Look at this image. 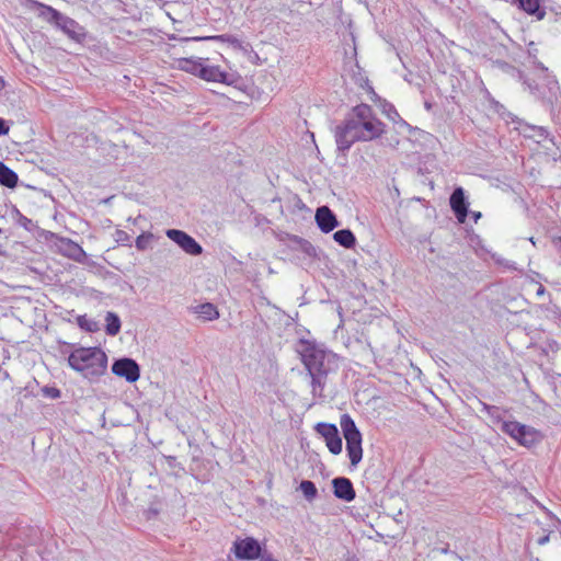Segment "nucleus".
Segmentation results:
<instances>
[{
    "instance_id": "7ed1b4c3",
    "label": "nucleus",
    "mask_w": 561,
    "mask_h": 561,
    "mask_svg": "<svg viewBox=\"0 0 561 561\" xmlns=\"http://www.w3.org/2000/svg\"><path fill=\"white\" fill-rule=\"evenodd\" d=\"M68 365L90 382H96L107 369V355L100 347H77L68 356Z\"/></svg>"
},
{
    "instance_id": "4be33fe9",
    "label": "nucleus",
    "mask_w": 561,
    "mask_h": 561,
    "mask_svg": "<svg viewBox=\"0 0 561 561\" xmlns=\"http://www.w3.org/2000/svg\"><path fill=\"white\" fill-rule=\"evenodd\" d=\"M106 327L105 332L110 336H115L121 331V319L112 311H108L105 316Z\"/></svg>"
},
{
    "instance_id": "b1692460",
    "label": "nucleus",
    "mask_w": 561,
    "mask_h": 561,
    "mask_svg": "<svg viewBox=\"0 0 561 561\" xmlns=\"http://www.w3.org/2000/svg\"><path fill=\"white\" fill-rule=\"evenodd\" d=\"M543 313L547 319L561 321V309L554 304L547 305L543 309Z\"/></svg>"
},
{
    "instance_id": "7c9ffc66",
    "label": "nucleus",
    "mask_w": 561,
    "mask_h": 561,
    "mask_svg": "<svg viewBox=\"0 0 561 561\" xmlns=\"http://www.w3.org/2000/svg\"><path fill=\"white\" fill-rule=\"evenodd\" d=\"M114 238H115V241L119 244L128 245V247L131 245L130 244V236L124 230L117 229L114 233Z\"/></svg>"
},
{
    "instance_id": "f3484780",
    "label": "nucleus",
    "mask_w": 561,
    "mask_h": 561,
    "mask_svg": "<svg viewBox=\"0 0 561 561\" xmlns=\"http://www.w3.org/2000/svg\"><path fill=\"white\" fill-rule=\"evenodd\" d=\"M518 5L529 15L540 21L546 15V9L540 4V0H517Z\"/></svg>"
},
{
    "instance_id": "473e14b6",
    "label": "nucleus",
    "mask_w": 561,
    "mask_h": 561,
    "mask_svg": "<svg viewBox=\"0 0 561 561\" xmlns=\"http://www.w3.org/2000/svg\"><path fill=\"white\" fill-rule=\"evenodd\" d=\"M16 216H18V224L25 228L26 230H31L32 227V220L27 218L26 216L22 215L18 209H15Z\"/></svg>"
},
{
    "instance_id": "393cba45",
    "label": "nucleus",
    "mask_w": 561,
    "mask_h": 561,
    "mask_svg": "<svg viewBox=\"0 0 561 561\" xmlns=\"http://www.w3.org/2000/svg\"><path fill=\"white\" fill-rule=\"evenodd\" d=\"M528 128L531 130V134L527 136L535 138L537 142H541L542 140L548 138L549 133L545 127L528 126Z\"/></svg>"
},
{
    "instance_id": "f8f14e48",
    "label": "nucleus",
    "mask_w": 561,
    "mask_h": 561,
    "mask_svg": "<svg viewBox=\"0 0 561 561\" xmlns=\"http://www.w3.org/2000/svg\"><path fill=\"white\" fill-rule=\"evenodd\" d=\"M57 247L61 254L76 262L83 263L87 259L84 250L71 239L59 238Z\"/></svg>"
},
{
    "instance_id": "6e6552de",
    "label": "nucleus",
    "mask_w": 561,
    "mask_h": 561,
    "mask_svg": "<svg viewBox=\"0 0 561 561\" xmlns=\"http://www.w3.org/2000/svg\"><path fill=\"white\" fill-rule=\"evenodd\" d=\"M167 237L176 243L185 253L190 255H199L203 253L202 245L190 234L179 229H168Z\"/></svg>"
},
{
    "instance_id": "4468645a",
    "label": "nucleus",
    "mask_w": 561,
    "mask_h": 561,
    "mask_svg": "<svg viewBox=\"0 0 561 561\" xmlns=\"http://www.w3.org/2000/svg\"><path fill=\"white\" fill-rule=\"evenodd\" d=\"M314 218L319 229L324 233L331 232L339 226L336 216L328 206L319 207Z\"/></svg>"
},
{
    "instance_id": "f257e3e1",
    "label": "nucleus",
    "mask_w": 561,
    "mask_h": 561,
    "mask_svg": "<svg viewBox=\"0 0 561 561\" xmlns=\"http://www.w3.org/2000/svg\"><path fill=\"white\" fill-rule=\"evenodd\" d=\"M386 125L375 115L367 104H358L334 129L336 148L346 152L356 141H370L385 133Z\"/></svg>"
},
{
    "instance_id": "bb28decb",
    "label": "nucleus",
    "mask_w": 561,
    "mask_h": 561,
    "mask_svg": "<svg viewBox=\"0 0 561 561\" xmlns=\"http://www.w3.org/2000/svg\"><path fill=\"white\" fill-rule=\"evenodd\" d=\"M78 324L81 329H84L89 332H94L98 329L96 322L88 319L87 316H79Z\"/></svg>"
},
{
    "instance_id": "a211bd4d",
    "label": "nucleus",
    "mask_w": 561,
    "mask_h": 561,
    "mask_svg": "<svg viewBox=\"0 0 561 561\" xmlns=\"http://www.w3.org/2000/svg\"><path fill=\"white\" fill-rule=\"evenodd\" d=\"M18 174L5 163L0 161V184L9 188H14L18 184Z\"/></svg>"
},
{
    "instance_id": "20e7f679",
    "label": "nucleus",
    "mask_w": 561,
    "mask_h": 561,
    "mask_svg": "<svg viewBox=\"0 0 561 561\" xmlns=\"http://www.w3.org/2000/svg\"><path fill=\"white\" fill-rule=\"evenodd\" d=\"M340 426L346 440V453L351 466L356 468L363 458L362 434L350 414H342Z\"/></svg>"
},
{
    "instance_id": "dca6fc26",
    "label": "nucleus",
    "mask_w": 561,
    "mask_h": 561,
    "mask_svg": "<svg viewBox=\"0 0 561 561\" xmlns=\"http://www.w3.org/2000/svg\"><path fill=\"white\" fill-rule=\"evenodd\" d=\"M31 3V9L37 11V16L42 20L46 21L49 24H53L54 26L57 23L58 18L60 16L61 12L56 10L55 8L41 3L36 0H28Z\"/></svg>"
},
{
    "instance_id": "cd10ccee",
    "label": "nucleus",
    "mask_w": 561,
    "mask_h": 561,
    "mask_svg": "<svg viewBox=\"0 0 561 561\" xmlns=\"http://www.w3.org/2000/svg\"><path fill=\"white\" fill-rule=\"evenodd\" d=\"M41 391L45 398L53 400L59 399L61 397V391L56 387L44 386Z\"/></svg>"
},
{
    "instance_id": "79ce46f5",
    "label": "nucleus",
    "mask_w": 561,
    "mask_h": 561,
    "mask_svg": "<svg viewBox=\"0 0 561 561\" xmlns=\"http://www.w3.org/2000/svg\"><path fill=\"white\" fill-rule=\"evenodd\" d=\"M460 561H466L462 557L458 556L457 553L453 552Z\"/></svg>"
},
{
    "instance_id": "9b49d317",
    "label": "nucleus",
    "mask_w": 561,
    "mask_h": 561,
    "mask_svg": "<svg viewBox=\"0 0 561 561\" xmlns=\"http://www.w3.org/2000/svg\"><path fill=\"white\" fill-rule=\"evenodd\" d=\"M449 204L457 220L463 224L468 216L469 204L467 203L465 191L462 187H456L454 190L449 198Z\"/></svg>"
},
{
    "instance_id": "9d476101",
    "label": "nucleus",
    "mask_w": 561,
    "mask_h": 561,
    "mask_svg": "<svg viewBox=\"0 0 561 561\" xmlns=\"http://www.w3.org/2000/svg\"><path fill=\"white\" fill-rule=\"evenodd\" d=\"M55 26L62 31L70 39L78 43H81L87 36L84 27L64 13L60 14Z\"/></svg>"
},
{
    "instance_id": "a878e982",
    "label": "nucleus",
    "mask_w": 561,
    "mask_h": 561,
    "mask_svg": "<svg viewBox=\"0 0 561 561\" xmlns=\"http://www.w3.org/2000/svg\"><path fill=\"white\" fill-rule=\"evenodd\" d=\"M152 233L148 232V233H141L140 236L137 237L136 239V248L139 250V251H145L148 249L149 247V243L152 239Z\"/></svg>"
},
{
    "instance_id": "412c9836",
    "label": "nucleus",
    "mask_w": 561,
    "mask_h": 561,
    "mask_svg": "<svg viewBox=\"0 0 561 561\" xmlns=\"http://www.w3.org/2000/svg\"><path fill=\"white\" fill-rule=\"evenodd\" d=\"M204 61L202 58H183L180 60V68L186 72H191L195 76L201 77L203 71Z\"/></svg>"
},
{
    "instance_id": "5701e85b",
    "label": "nucleus",
    "mask_w": 561,
    "mask_h": 561,
    "mask_svg": "<svg viewBox=\"0 0 561 561\" xmlns=\"http://www.w3.org/2000/svg\"><path fill=\"white\" fill-rule=\"evenodd\" d=\"M298 489L302 492L308 502H312L318 495L316 484L310 480H302Z\"/></svg>"
},
{
    "instance_id": "f03ea898",
    "label": "nucleus",
    "mask_w": 561,
    "mask_h": 561,
    "mask_svg": "<svg viewBox=\"0 0 561 561\" xmlns=\"http://www.w3.org/2000/svg\"><path fill=\"white\" fill-rule=\"evenodd\" d=\"M299 354L311 379L313 400H323L325 398L324 389L330 377L339 371V356L322 345L309 341H301Z\"/></svg>"
},
{
    "instance_id": "c85d7f7f",
    "label": "nucleus",
    "mask_w": 561,
    "mask_h": 561,
    "mask_svg": "<svg viewBox=\"0 0 561 561\" xmlns=\"http://www.w3.org/2000/svg\"><path fill=\"white\" fill-rule=\"evenodd\" d=\"M482 411L502 424L503 420L501 419L500 409L497 407L482 403Z\"/></svg>"
},
{
    "instance_id": "2f4dec72",
    "label": "nucleus",
    "mask_w": 561,
    "mask_h": 561,
    "mask_svg": "<svg viewBox=\"0 0 561 561\" xmlns=\"http://www.w3.org/2000/svg\"><path fill=\"white\" fill-rule=\"evenodd\" d=\"M527 53H528L529 57L534 58V64L537 65L538 68H540L542 70H547V68H545L540 61H537L538 48L534 42H530L528 44Z\"/></svg>"
},
{
    "instance_id": "4c0bfd02",
    "label": "nucleus",
    "mask_w": 561,
    "mask_h": 561,
    "mask_svg": "<svg viewBox=\"0 0 561 561\" xmlns=\"http://www.w3.org/2000/svg\"><path fill=\"white\" fill-rule=\"evenodd\" d=\"M10 379V374L7 370H2L0 373V381H5Z\"/></svg>"
},
{
    "instance_id": "c9c22d12",
    "label": "nucleus",
    "mask_w": 561,
    "mask_h": 561,
    "mask_svg": "<svg viewBox=\"0 0 561 561\" xmlns=\"http://www.w3.org/2000/svg\"><path fill=\"white\" fill-rule=\"evenodd\" d=\"M549 539H550V535L548 534V535H545V536L538 538L537 542H538V545L543 546L547 542H549Z\"/></svg>"
},
{
    "instance_id": "f704fd0d",
    "label": "nucleus",
    "mask_w": 561,
    "mask_h": 561,
    "mask_svg": "<svg viewBox=\"0 0 561 561\" xmlns=\"http://www.w3.org/2000/svg\"><path fill=\"white\" fill-rule=\"evenodd\" d=\"M10 130L8 122L0 117V136L7 135Z\"/></svg>"
},
{
    "instance_id": "ddd939ff",
    "label": "nucleus",
    "mask_w": 561,
    "mask_h": 561,
    "mask_svg": "<svg viewBox=\"0 0 561 561\" xmlns=\"http://www.w3.org/2000/svg\"><path fill=\"white\" fill-rule=\"evenodd\" d=\"M201 78L206 81L232 84L236 80L234 75L221 70L218 66L204 62Z\"/></svg>"
},
{
    "instance_id": "e433bc0d",
    "label": "nucleus",
    "mask_w": 561,
    "mask_h": 561,
    "mask_svg": "<svg viewBox=\"0 0 561 561\" xmlns=\"http://www.w3.org/2000/svg\"><path fill=\"white\" fill-rule=\"evenodd\" d=\"M436 550H437L439 553H442V554H448V553H450L449 545H448V543H446V545H445L444 547H442V548H437Z\"/></svg>"
},
{
    "instance_id": "aec40b11",
    "label": "nucleus",
    "mask_w": 561,
    "mask_h": 561,
    "mask_svg": "<svg viewBox=\"0 0 561 561\" xmlns=\"http://www.w3.org/2000/svg\"><path fill=\"white\" fill-rule=\"evenodd\" d=\"M333 239L345 249H353L356 244L355 234L350 229H341L334 232Z\"/></svg>"
},
{
    "instance_id": "ea45409f",
    "label": "nucleus",
    "mask_w": 561,
    "mask_h": 561,
    "mask_svg": "<svg viewBox=\"0 0 561 561\" xmlns=\"http://www.w3.org/2000/svg\"><path fill=\"white\" fill-rule=\"evenodd\" d=\"M549 84H551L550 90H552L553 88L558 89L557 81H550Z\"/></svg>"
},
{
    "instance_id": "1a4fd4ad",
    "label": "nucleus",
    "mask_w": 561,
    "mask_h": 561,
    "mask_svg": "<svg viewBox=\"0 0 561 561\" xmlns=\"http://www.w3.org/2000/svg\"><path fill=\"white\" fill-rule=\"evenodd\" d=\"M112 373L118 377L125 378L128 382H135L140 377V367L136 360L124 357L113 363Z\"/></svg>"
},
{
    "instance_id": "423d86ee",
    "label": "nucleus",
    "mask_w": 561,
    "mask_h": 561,
    "mask_svg": "<svg viewBox=\"0 0 561 561\" xmlns=\"http://www.w3.org/2000/svg\"><path fill=\"white\" fill-rule=\"evenodd\" d=\"M260 542L253 537L237 538L231 551L238 560H256L260 557Z\"/></svg>"
},
{
    "instance_id": "6ab92c4d",
    "label": "nucleus",
    "mask_w": 561,
    "mask_h": 561,
    "mask_svg": "<svg viewBox=\"0 0 561 561\" xmlns=\"http://www.w3.org/2000/svg\"><path fill=\"white\" fill-rule=\"evenodd\" d=\"M194 312L204 321H211L219 317L216 306L210 302H204L196 306L194 308Z\"/></svg>"
},
{
    "instance_id": "58836bf2",
    "label": "nucleus",
    "mask_w": 561,
    "mask_h": 561,
    "mask_svg": "<svg viewBox=\"0 0 561 561\" xmlns=\"http://www.w3.org/2000/svg\"><path fill=\"white\" fill-rule=\"evenodd\" d=\"M471 215H472L474 222H477L481 218V213H479V211H472Z\"/></svg>"
},
{
    "instance_id": "37998d69",
    "label": "nucleus",
    "mask_w": 561,
    "mask_h": 561,
    "mask_svg": "<svg viewBox=\"0 0 561 561\" xmlns=\"http://www.w3.org/2000/svg\"><path fill=\"white\" fill-rule=\"evenodd\" d=\"M346 561H358V560L356 558H354V557H350V558L346 559Z\"/></svg>"
},
{
    "instance_id": "c03bdc74",
    "label": "nucleus",
    "mask_w": 561,
    "mask_h": 561,
    "mask_svg": "<svg viewBox=\"0 0 561 561\" xmlns=\"http://www.w3.org/2000/svg\"><path fill=\"white\" fill-rule=\"evenodd\" d=\"M4 87V81L0 79V90Z\"/></svg>"
},
{
    "instance_id": "72a5a7b5",
    "label": "nucleus",
    "mask_w": 561,
    "mask_h": 561,
    "mask_svg": "<svg viewBox=\"0 0 561 561\" xmlns=\"http://www.w3.org/2000/svg\"><path fill=\"white\" fill-rule=\"evenodd\" d=\"M257 559L260 561H278L273 557L272 553L267 552L266 550H263L262 547L260 548V557Z\"/></svg>"
},
{
    "instance_id": "39448f33",
    "label": "nucleus",
    "mask_w": 561,
    "mask_h": 561,
    "mask_svg": "<svg viewBox=\"0 0 561 561\" xmlns=\"http://www.w3.org/2000/svg\"><path fill=\"white\" fill-rule=\"evenodd\" d=\"M501 431L524 447H533L542 439L541 433L533 426L517 421H502Z\"/></svg>"
},
{
    "instance_id": "2eb2a0df",
    "label": "nucleus",
    "mask_w": 561,
    "mask_h": 561,
    "mask_svg": "<svg viewBox=\"0 0 561 561\" xmlns=\"http://www.w3.org/2000/svg\"><path fill=\"white\" fill-rule=\"evenodd\" d=\"M333 493L335 497L345 502H351L355 499L356 493L352 481L345 477L334 478L332 480Z\"/></svg>"
},
{
    "instance_id": "a19ab883",
    "label": "nucleus",
    "mask_w": 561,
    "mask_h": 561,
    "mask_svg": "<svg viewBox=\"0 0 561 561\" xmlns=\"http://www.w3.org/2000/svg\"><path fill=\"white\" fill-rule=\"evenodd\" d=\"M545 293V288L540 286L537 290V295H542Z\"/></svg>"
},
{
    "instance_id": "c756f323",
    "label": "nucleus",
    "mask_w": 561,
    "mask_h": 561,
    "mask_svg": "<svg viewBox=\"0 0 561 561\" xmlns=\"http://www.w3.org/2000/svg\"><path fill=\"white\" fill-rule=\"evenodd\" d=\"M213 39H218V41H222V42H227L228 44H230L231 46L236 47V48H241V41L233 36V35H219V36H214L211 37Z\"/></svg>"
},
{
    "instance_id": "0eeeda50",
    "label": "nucleus",
    "mask_w": 561,
    "mask_h": 561,
    "mask_svg": "<svg viewBox=\"0 0 561 561\" xmlns=\"http://www.w3.org/2000/svg\"><path fill=\"white\" fill-rule=\"evenodd\" d=\"M316 432L324 439L330 453L339 455L342 451V438L335 424L318 423Z\"/></svg>"
},
{
    "instance_id": "a18cd8bd",
    "label": "nucleus",
    "mask_w": 561,
    "mask_h": 561,
    "mask_svg": "<svg viewBox=\"0 0 561 561\" xmlns=\"http://www.w3.org/2000/svg\"><path fill=\"white\" fill-rule=\"evenodd\" d=\"M0 233H2V229L0 228Z\"/></svg>"
}]
</instances>
